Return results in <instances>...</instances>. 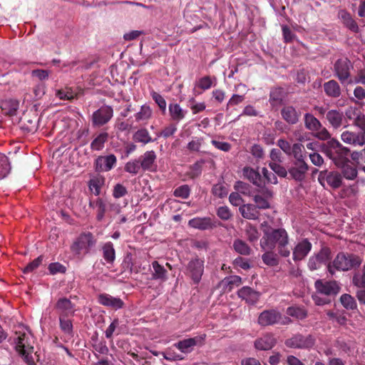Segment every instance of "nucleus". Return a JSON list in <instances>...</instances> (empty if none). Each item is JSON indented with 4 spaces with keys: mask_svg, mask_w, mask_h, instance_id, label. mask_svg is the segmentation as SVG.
Returning a JSON list of instances; mask_svg holds the SVG:
<instances>
[{
    "mask_svg": "<svg viewBox=\"0 0 365 365\" xmlns=\"http://www.w3.org/2000/svg\"><path fill=\"white\" fill-rule=\"evenodd\" d=\"M38 119L35 111L25 113L21 118V128L29 133H34L38 128Z\"/></svg>",
    "mask_w": 365,
    "mask_h": 365,
    "instance_id": "obj_20",
    "label": "nucleus"
},
{
    "mask_svg": "<svg viewBox=\"0 0 365 365\" xmlns=\"http://www.w3.org/2000/svg\"><path fill=\"white\" fill-rule=\"evenodd\" d=\"M98 302L107 307H110L114 310L123 308L125 303L118 297H114L110 294L103 293L98 296Z\"/></svg>",
    "mask_w": 365,
    "mask_h": 365,
    "instance_id": "obj_18",
    "label": "nucleus"
},
{
    "mask_svg": "<svg viewBox=\"0 0 365 365\" xmlns=\"http://www.w3.org/2000/svg\"><path fill=\"white\" fill-rule=\"evenodd\" d=\"M282 319V314L277 309L264 310L258 317V324L262 327L272 326L279 324Z\"/></svg>",
    "mask_w": 365,
    "mask_h": 365,
    "instance_id": "obj_16",
    "label": "nucleus"
},
{
    "mask_svg": "<svg viewBox=\"0 0 365 365\" xmlns=\"http://www.w3.org/2000/svg\"><path fill=\"white\" fill-rule=\"evenodd\" d=\"M352 68L353 65L347 58H339L334 64V76L344 83L350 78Z\"/></svg>",
    "mask_w": 365,
    "mask_h": 365,
    "instance_id": "obj_10",
    "label": "nucleus"
},
{
    "mask_svg": "<svg viewBox=\"0 0 365 365\" xmlns=\"http://www.w3.org/2000/svg\"><path fill=\"white\" fill-rule=\"evenodd\" d=\"M117 164V158L113 154L99 155L93 163V168L96 173L108 172Z\"/></svg>",
    "mask_w": 365,
    "mask_h": 365,
    "instance_id": "obj_14",
    "label": "nucleus"
},
{
    "mask_svg": "<svg viewBox=\"0 0 365 365\" xmlns=\"http://www.w3.org/2000/svg\"><path fill=\"white\" fill-rule=\"evenodd\" d=\"M191 189L188 185H182L176 187L173 191V195L186 200L190 197Z\"/></svg>",
    "mask_w": 365,
    "mask_h": 365,
    "instance_id": "obj_51",
    "label": "nucleus"
},
{
    "mask_svg": "<svg viewBox=\"0 0 365 365\" xmlns=\"http://www.w3.org/2000/svg\"><path fill=\"white\" fill-rule=\"evenodd\" d=\"M316 339L312 334L303 335L297 333L284 341V345L290 349H309L315 344Z\"/></svg>",
    "mask_w": 365,
    "mask_h": 365,
    "instance_id": "obj_8",
    "label": "nucleus"
},
{
    "mask_svg": "<svg viewBox=\"0 0 365 365\" xmlns=\"http://www.w3.org/2000/svg\"><path fill=\"white\" fill-rule=\"evenodd\" d=\"M339 168H341V173L343 177L346 179L352 180L357 177V170L356 167L351 163L350 160L346 162Z\"/></svg>",
    "mask_w": 365,
    "mask_h": 365,
    "instance_id": "obj_38",
    "label": "nucleus"
},
{
    "mask_svg": "<svg viewBox=\"0 0 365 365\" xmlns=\"http://www.w3.org/2000/svg\"><path fill=\"white\" fill-rule=\"evenodd\" d=\"M341 139L346 144L363 146L365 144V128L359 132L345 130L342 132Z\"/></svg>",
    "mask_w": 365,
    "mask_h": 365,
    "instance_id": "obj_17",
    "label": "nucleus"
},
{
    "mask_svg": "<svg viewBox=\"0 0 365 365\" xmlns=\"http://www.w3.org/2000/svg\"><path fill=\"white\" fill-rule=\"evenodd\" d=\"M262 178L266 183L276 185L278 182L277 178L274 173L269 171L266 168L262 170Z\"/></svg>",
    "mask_w": 365,
    "mask_h": 365,
    "instance_id": "obj_59",
    "label": "nucleus"
},
{
    "mask_svg": "<svg viewBox=\"0 0 365 365\" xmlns=\"http://www.w3.org/2000/svg\"><path fill=\"white\" fill-rule=\"evenodd\" d=\"M263 195H255L253 197V200L255 202V207L257 209L266 210L270 207V204L268 201V198H272L273 192L269 189H264L262 190Z\"/></svg>",
    "mask_w": 365,
    "mask_h": 365,
    "instance_id": "obj_27",
    "label": "nucleus"
},
{
    "mask_svg": "<svg viewBox=\"0 0 365 365\" xmlns=\"http://www.w3.org/2000/svg\"><path fill=\"white\" fill-rule=\"evenodd\" d=\"M314 287L318 293L326 296H336L341 289L338 282L335 280L317 279L314 283Z\"/></svg>",
    "mask_w": 365,
    "mask_h": 365,
    "instance_id": "obj_15",
    "label": "nucleus"
},
{
    "mask_svg": "<svg viewBox=\"0 0 365 365\" xmlns=\"http://www.w3.org/2000/svg\"><path fill=\"white\" fill-rule=\"evenodd\" d=\"M238 296L247 303L254 304L257 302L259 299V293L250 287H243L239 289Z\"/></svg>",
    "mask_w": 365,
    "mask_h": 365,
    "instance_id": "obj_26",
    "label": "nucleus"
},
{
    "mask_svg": "<svg viewBox=\"0 0 365 365\" xmlns=\"http://www.w3.org/2000/svg\"><path fill=\"white\" fill-rule=\"evenodd\" d=\"M318 181L324 188L328 186L333 190H336L342 185L343 177L337 171L324 170L319 172Z\"/></svg>",
    "mask_w": 365,
    "mask_h": 365,
    "instance_id": "obj_9",
    "label": "nucleus"
},
{
    "mask_svg": "<svg viewBox=\"0 0 365 365\" xmlns=\"http://www.w3.org/2000/svg\"><path fill=\"white\" fill-rule=\"evenodd\" d=\"M324 153L336 167H340L349 160L350 150L334 138L327 141Z\"/></svg>",
    "mask_w": 365,
    "mask_h": 365,
    "instance_id": "obj_3",
    "label": "nucleus"
},
{
    "mask_svg": "<svg viewBox=\"0 0 365 365\" xmlns=\"http://www.w3.org/2000/svg\"><path fill=\"white\" fill-rule=\"evenodd\" d=\"M133 139L135 143H140L146 145L150 143L154 142L151 138L148 130L146 128L138 129L133 135Z\"/></svg>",
    "mask_w": 365,
    "mask_h": 365,
    "instance_id": "obj_36",
    "label": "nucleus"
},
{
    "mask_svg": "<svg viewBox=\"0 0 365 365\" xmlns=\"http://www.w3.org/2000/svg\"><path fill=\"white\" fill-rule=\"evenodd\" d=\"M239 211L244 218L248 220H257L259 215L257 207L252 204H245L240 206Z\"/></svg>",
    "mask_w": 365,
    "mask_h": 365,
    "instance_id": "obj_31",
    "label": "nucleus"
},
{
    "mask_svg": "<svg viewBox=\"0 0 365 365\" xmlns=\"http://www.w3.org/2000/svg\"><path fill=\"white\" fill-rule=\"evenodd\" d=\"M222 283H225V284L229 286L230 290H231L234 286L238 287L242 284V278L237 275H232L225 277L222 280Z\"/></svg>",
    "mask_w": 365,
    "mask_h": 365,
    "instance_id": "obj_61",
    "label": "nucleus"
},
{
    "mask_svg": "<svg viewBox=\"0 0 365 365\" xmlns=\"http://www.w3.org/2000/svg\"><path fill=\"white\" fill-rule=\"evenodd\" d=\"M188 225L200 230H212L216 227V223L210 217H194L188 221Z\"/></svg>",
    "mask_w": 365,
    "mask_h": 365,
    "instance_id": "obj_22",
    "label": "nucleus"
},
{
    "mask_svg": "<svg viewBox=\"0 0 365 365\" xmlns=\"http://www.w3.org/2000/svg\"><path fill=\"white\" fill-rule=\"evenodd\" d=\"M344 24L345 26L350 29L351 31L357 33L359 31V26L354 19L351 15L346 12H344L341 15Z\"/></svg>",
    "mask_w": 365,
    "mask_h": 365,
    "instance_id": "obj_52",
    "label": "nucleus"
},
{
    "mask_svg": "<svg viewBox=\"0 0 365 365\" xmlns=\"http://www.w3.org/2000/svg\"><path fill=\"white\" fill-rule=\"evenodd\" d=\"M59 317H69L74 314V304L70 299L62 297L58 299L55 305Z\"/></svg>",
    "mask_w": 365,
    "mask_h": 365,
    "instance_id": "obj_21",
    "label": "nucleus"
},
{
    "mask_svg": "<svg viewBox=\"0 0 365 365\" xmlns=\"http://www.w3.org/2000/svg\"><path fill=\"white\" fill-rule=\"evenodd\" d=\"M122 267L124 272H128L129 274L133 272L138 273V269L133 267V258L130 254H128L122 262Z\"/></svg>",
    "mask_w": 365,
    "mask_h": 365,
    "instance_id": "obj_55",
    "label": "nucleus"
},
{
    "mask_svg": "<svg viewBox=\"0 0 365 365\" xmlns=\"http://www.w3.org/2000/svg\"><path fill=\"white\" fill-rule=\"evenodd\" d=\"M68 317H59V326L61 331L68 336H73V324Z\"/></svg>",
    "mask_w": 365,
    "mask_h": 365,
    "instance_id": "obj_48",
    "label": "nucleus"
},
{
    "mask_svg": "<svg viewBox=\"0 0 365 365\" xmlns=\"http://www.w3.org/2000/svg\"><path fill=\"white\" fill-rule=\"evenodd\" d=\"M277 339L272 334H266L255 341V346L258 350H269L275 346Z\"/></svg>",
    "mask_w": 365,
    "mask_h": 365,
    "instance_id": "obj_24",
    "label": "nucleus"
},
{
    "mask_svg": "<svg viewBox=\"0 0 365 365\" xmlns=\"http://www.w3.org/2000/svg\"><path fill=\"white\" fill-rule=\"evenodd\" d=\"M96 240L91 232H83L71 245V250L75 255H85L90 252L91 247L96 245Z\"/></svg>",
    "mask_w": 365,
    "mask_h": 365,
    "instance_id": "obj_6",
    "label": "nucleus"
},
{
    "mask_svg": "<svg viewBox=\"0 0 365 365\" xmlns=\"http://www.w3.org/2000/svg\"><path fill=\"white\" fill-rule=\"evenodd\" d=\"M232 247L237 253L242 255H250L252 252L251 247L240 239L234 240Z\"/></svg>",
    "mask_w": 365,
    "mask_h": 365,
    "instance_id": "obj_42",
    "label": "nucleus"
},
{
    "mask_svg": "<svg viewBox=\"0 0 365 365\" xmlns=\"http://www.w3.org/2000/svg\"><path fill=\"white\" fill-rule=\"evenodd\" d=\"M103 257L108 264H113L115 259V251L111 242H106L102 247Z\"/></svg>",
    "mask_w": 365,
    "mask_h": 365,
    "instance_id": "obj_37",
    "label": "nucleus"
},
{
    "mask_svg": "<svg viewBox=\"0 0 365 365\" xmlns=\"http://www.w3.org/2000/svg\"><path fill=\"white\" fill-rule=\"evenodd\" d=\"M92 341H93L92 346L96 352L103 355L108 354L109 349L104 340L98 341L97 337H92Z\"/></svg>",
    "mask_w": 365,
    "mask_h": 365,
    "instance_id": "obj_49",
    "label": "nucleus"
},
{
    "mask_svg": "<svg viewBox=\"0 0 365 365\" xmlns=\"http://www.w3.org/2000/svg\"><path fill=\"white\" fill-rule=\"evenodd\" d=\"M1 108L6 115L12 116L16 115L19 108V102L12 99L5 101L1 103Z\"/></svg>",
    "mask_w": 365,
    "mask_h": 365,
    "instance_id": "obj_40",
    "label": "nucleus"
},
{
    "mask_svg": "<svg viewBox=\"0 0 365 365\" xmlns=\"http://www.w3.org/2000/svg\"><path fill=\"white\" fill-rule=\"evenodd\" d=\"M113 116V108L110 106H103L93 113L92 124L94 127H101L108 123Z\"/></svg>",
    "mask_w": 365,
    "mask_h": 365,
    "instance_id": "obj_11",
    "label": "nucleus"
},
{
    "mask_svg": "<svg viewBox=\"0 0 365 365\" xmlns=\"http://www.w3.org/2000/svg\"><path fill=\"white\" fill-rule=\"evenodd\" d=\"M168 109L170 118L175 122L182 120L185 117L187 113L178 103H170Z\"/></svg>",
    "mask_w": 365,
    "mask_h": 365,
    "instance_id": "obj_33",
    "label": "nucleus"
},
{
    "mask_svg": "<svg viewBox=\"0 0 365 365\" xmlns=\"http://www.w3.org/2000/svg\"><path fill=\"white\" fill-rule=\"evenodd\" d=\"M140 168H142L141 165L140 163L139 160H133L128 161L125 165V171L129 173L132 175H136L140 172Z\"/></svg>",
    "mask_w": 365,
    "mask_h": 365,
    "instance_id": "obj_54",
    "label": "nucleus"
},
{
    "mask_svg": "<svg viewBox=\"0 0 365 365\" xmlns=\"http://www.w3.org/2000/svg\"><path fill=\"white\" fill-rule=\"evenodd\" d=\"M326 119L334 129H338L342 125L344 114L338 110H330L326 113Z\"/></svg>",
    "mask_w": 365,
    "mask_h": 365,
    "instance_id": "obj_29",
    "label": "nucleus"
},
{
    "mask_svg": "<svg viewBox=\"0 0 365 365\" xmlns=\"http://www.w3.org/2000/svg\"><path fill=\"white\" fill-rule=\"evenodd\" d=\"M312 249V244L307 238H304L296 243L292 251V259L295 263L304 260Z\"/></svg>",
    "mask_w": 365,
    "mask_h": 365,
    "instance_id": "obj_12",
    "label": "nucleus"
},
{
    "mask_svg": "<svg viewBox=\"0 0 365 365\" xmlns=\"http://www.w3.org/2000/svg\"><path fill=\"white\" fill-rule=\"evenodd\" d=\"M265 252L262 255V262L267 266L274 267L279 264V259L278 252H274V250H263Z\"/></svg>",
    "mask_w": 365,
    "mask_h": 365,
    "instance_id": "obj_34",
    "label": "nucleus"
},
{
    "mask_svg": "<svg viewBox=\"0 0 365 365\" xmlns=\"http://www.w3.org/2000/svg\"><path fill=\"white\" fill-rule=\"evenodd\" d=\"M352 282L358 288H365V264L363 266L362 273L357 272L354 274Z\"/></svg>",
    "mask_w": 365,
    "mask_h": 365,
    "instance_id": "obj_53",
    "label": "nucleus"
},
{
    "mask_svg": "<svg viewBox=\"0 0 365 365\" xmlns=\"http://www.w3.org/2000/svg\"><path fill=\"white\" fill-rule=\"evenodd\" d=\"M11 170L8 158L0 153V180L4 178Z\"/></svg>",
    "mask_w": 365,
    "mask_h": 365,
    "instance_id": "obj_50",
    "label": "nucleus"
},
{
    "mask_svg": "<svg viewBox=\"0 0 365 365\" xmlns=\"http://www.w3.org/2000/svg\"><path fill=\"white\" fill-rule=\"evenodd\" d=\"M286 313L297 319L302 320L307 317V311L299 307L292 306L287 309Z\"/></svg>",
    "mask_w": 365,
    "mask_h": 365,
    "instance_id": "obj_44",
    "label": "nucleus"
},
{
    "mask_svg": "<svg viewBox=\"0 0 365 365\" xmlns=\"http://www.w3.org/2000/svg\"><path fill=\"white\" fill-rule=\"evenodd\" d=\"M263 235L260 240L262 250H276L282 257H289L291 255L289 237L284 228H274L267 222L262 223Z\"/></svg>",
    "mask_w": 365,
    "mask_h": 365,
    "instance_id": "obj_1",
    "label": "nucleus"
},
{
    "mask_svg": "<svg viewBox=\"0 0 365 365\" xmlns=\"http://www.w3.org/2000/svg\"><path fill=\"white\" fill-rule=\"evenodd\" d=\"M314 136L321 140H327L331 138V134L322 124L320 128H317V130L314 131Z\"/></svg>",
    "mask_w": 365,
    "mask_h": 365,
    "instance_id": "obj_64",
    "label": "nucleus"
},
{
    "mask_svg": "<svg viewBox=\"0 0 365 365\" xmlns=\"http://www.w3.org/2000/svg\"><path fill=\"white\" fill-rule=\"evenodd\" d=\"M202 162H196L190 166V170L187 173V175L191 179L199 177L202 173Z\"/></svg>",
    "mask_w": 365,
    "mask_h": 365,
    "instance_id": "obj_58",
    "label": "nucleus"
},
{
    "mask_svg": "<svg viewBox=\"0 0 365 365\" xmlns=\"http://www.w3.org/2000/svg\"><path fill=\"white\" fill-rule=\"evenodd\" d=\"M156 158L157 156L154 150L146 151L138 159L142 169L143 170H152Z\"/></svg>",
    "mask_w": 365,
    "mask_h": 365,
    "instance_id": "obj_30",
    "label": "nucleus"
},
{
    "mask_svg": "<svg viewBox=\"0 0 365 365\" xmlns=\"http://www.w3.org/2000/svg\"><path fill=\"white\" fill-rule=\"evenodd\" d=\"M96 207H97L96 220L98 221H102L104 217L106 205L103 199L98 198L95 202Z\"/></svg>",
    "mask_w": 365,
    "mask_h": 365,
    "instance_id": "obj_57",
    "label": "nucleus"
},
{
    "mask_svg": "<svg viewBox=\"0 0 365 365\" xmlns=\"http://www.w3.org/2000/svg\"><path fill=\"white\" fill-rule=\"evenodd\" d=\"M109 135L107 132L99 133L91 143L92 150L100 151L105 147V143L108 140Z\"/></svg>",
    "mask_w": 365,
    "mask_h": 365,
    "instance_id": "obj_32",
    "label": "nucleus"
},
{
    "mask_svg": "<svg viewBox=\"0 0 365 365\" xmlns=\"http://www.w3.org/2000/svg\"><path fill=\"white\" fill-rule=\"evenodd\" d=\"M205 259L197 255L192 257L186 266V274L194 284H198L204 273Z\"/></svg>",
    "mask_w": 365,
    "mask_h": 365,
    "instance_id": "obj_7",
    "label": "nucleus"
},
{
    "mask_svg": "<svg viewBox=\"0 0 365 365\" xmlns=\"http://www.w3.org/2000/svg\"><path fill=\"white\" fill-rule=\"evenodd\" d=\"M153 111L150 107L144 104L140 107V110L135 114V120L136 122L148 121L152 117Z\"/></svg>",
    "mask_w": 365,
    "mask_h": 365,
    "instance_id": "obj_39",
    "label": "nucleus"
},
{
    "mask_svg": "<svg viewBox=\"0 0 365 365\" xmlns=\"http://www.w3.org/2000/svg\"><path fill=\"white\" fill-rule=\"evenodd\" d=\"M277 145L285 154L287 155H292L293 157L297 155V153L299 154L304 149V147L302 143H296L292 145L289 142L282 138L277 140Z\"/></svg>",
    "mask_w": 365,
    "mask_h": 365,
    "instance_id": "obj_23",
    "label": "nucleus"
},
{
    "mask_svg": "<svg viewBox=\"0 0 365 365\" xmlns=\"http://www.w3.org/2000/svg\"><path fill=\"white\" fill-rule=\"evenodd\" d=\"M177 125L175 123H170L165 127L158 135L168 138L172 136L177 131Z\"/></svg>",
    "mask_w": 365,
    "mask_h": 365,
    "instance_id": "obj_63",
    "label": "nucleus"
},
{
    "mask_svg": "<svg viewBox=\"0 0 365 365\" xmlns=\"http://www.w3.org/2000/svg\"><path fill=\"white\" fill-rule=\"evenodd\" d=\"M242 172L245 178L257 187H262L265 185L261 174L254 168L245 167Z\"/></svg>",
    "mask_w": 365,
    "mask_h": 365,
    "instance_id": "obj_25",
    "label": "nucleus"
},
{
    "mask_svg": "<svg viewBox=\"0 0 365 365\" xmlns=\"http://www.w3.org/2000/svg\"><path fill=\"white\" fill-rule=\"evenodd\" d=\"M153 268V279L165 280L167 279V270L158 261L152 263Z\"/></svg>",
    "mask_w": 365,
    "mask_h": 365,
    "instance_id": "obj_45",
    "label": "nucleus"
},
{
    "mask_svg": "<svg viewBox=\"0 0 365 365\" xmlns=\"http://www.w3.org/2000/svg\"><path fill=\"white\" fill-rule=\"evenodd\" d=\"M304 125L307 129L314 132L320 128L321 122L311 113H305L304 115Z\"/></svg>",
    "mask_w": 365,
    "mask_h": 365,
    "instance_id": "obj_41",
    "label": "nucleus"
},
{
    "mask_svg": "<svg viewBox=\"0 0 365 365\" xmlns=\"http://www.w3.org/2000/svg\"><path fill=\"white\" fill-rule=\"evenodd\" d=\"M150 95H151L152 98L153 99V101L158 106L160 110L163 113H165V111L166 110V106H167V103H166V101H165V98L160 93H158L154 91H153L150 93Z\"/></svg>",
    "mask_w": 365,
    "mask_h": 365,
    "instance_id": "obj_60",
    "label": "nucleus"
},
{
    "mask_svg": "<svg viewBox=\"0 0 365 365\" xmlns=\"http://www.w3.org/2000/svg\"><path fill=\"white\" fill-rule=\"evenodd\" d=\"M43 261V256H39L29 263L23 269L24 274L30 273L38 268Z\"/></svg>",
    "mask_w": 365,
    "mask_h": 365,
    "instance_id": "obj_62",
    "label": "nucleus"
},
{
    "mask_svg": "<svg viewBox=\"0 0 365 365\" xmlns=\"http://www.w3.org/2000/svg\"><path fill=\"white\" fill-rule=\"evenodd\" d=\"M280 114L282 119L289 125L297 124L301 117V112L290 105L283 106L280 110Z\"/></svg>",
    "mask_w": 365,
    "mask_h": 365,
    "instance_id": "obj_19",
    "label": "nucleus"
},
{
    "mask_svg": "<svg viewBox=\"0 0 365 365\" xmlns=\"http://www.w3.org/2000/svg\"><path fill=\"white\" fill-rule=\"evenodd\" d=\"M305 155L303 151L293 157L290 166L288 168V173L290 177L297 182H302L305 180L309 165L305 161Z\"/></svg>",
    "mask_w": 365,
    "mask_h": 365,
    "instance_id": "obj_4",
    "label": "nucleus"
},
{
    "mask_svg": "<svg viewBox=\"0 0 365 365\" xmlns=\"http://www.w3.org/2000/svg\"><path fill=\"white\" fill-rule=\"evenodd\" d=\"M314 255L322 264L331 263L329 261L331 258V251L328 247H322L321 250L317 253H314Z\"/></svg>",
    "mask_w": 365,
    "mask_h": 365,
    "instance_id": "obj_47",
    "label": "nucleus"
},
{
    "mask_svg": "<svg viewBox=\"0 0 365 365\" xmlns=\"http://www.w3.org/2000/svg\"><path fill=\"white\" fill-rule=\"evenodd\" d=\"M15 350L23 358L28 365H35L32 354L34 351V346L26 333L20 334L15 341Z\"/></svg>",
    "mask_w": 365,
    "mask_h": 365,
    "instance_id": "obj_5",
    "label": "nucleus"
},
{
    "mask_svg": "<svg viewBox=\"0 0 365 365\" xmlns=\"http://www.w3.org/2000/svg\"><path fill=\"white\" fill-rule=\"evenodd\" d=\"M269 166L275 175L281 178H286L287 174H289L288 169L287 170L284 166L277 163L271 162L269 163Z\"/></svg>",
    "mask_w": 365,
    "mask_h": 365,
    "instance_id": "obj_56",
    "label": "nucleus"
},
{
    "mask_svg": "<svg viewBox=\"0 0 365 365\" xmlns=\"http://www.w3.org/2000/svg\"><path fill=\"white\" fill-rule=\"evenodd\" d=\"M205 338L206 334H203L192 338L180 340L175 343L174 346L184 354H190L194 350L195 346L203 345Z\"/></svg>",
    "mask_w": 365,
    "mask_h": 365,
    "instance_id": "obj_13",
    "label": "nucleus"
},
{
    "mask_svg": "<svg viewBox=\"0 0 365 365\" xmlns=\"http://www.w3.org/2000/svg\"><path fill=\"white\" fill-rule=\"evenodd\" d=\"M361 263V259L358 255L347 252H339L333 262L329 263L327 269L329 272L333 275L335 270L349 271L359 267Z\"/></svg>",
    "mask_w": 365,
    "mask_h": 365,
    "instance_id": "obj_2",
    "label": "nucleus"
},
{
    "mask_svg": "<svg viewBox=\"0 0 365 365\" xmlns=\"http://www.w3.org/2000/svg\"><path fill=\"white\" fill-rule=\"evenodd\" d=\"M325 94L332 98H337L341 94V88L339 83L335 80H329L323 84Z\"/></svg>",
    "mask_w": 365,
    "mask_h": 365,
    "instance_id": "obj_28",
    "label": "nucleus"
},
{
    "mask_svg": "<svg viewBox=\"0 0 365 365\" xmlns=\"http://www.w3.org/2000/svg\"><path fill=\"white\" fill-rule=\"evenodd\" d=\"M340 302L346 309L355 310L357 309V303L355 299L349 294H343L340 297Z\"/></svg>",
    "mask_w": 365,
    "mask_h": 365,
    "instance_id": "obj_46",
    "label": "nucleus"
},
{
    "mask_svg": "<svg viewBox=\"0 0 365 365\" xmlns=\"http://www.w3.org/2000/svg\"><path fill=\"white\" fill-rule=\"evenodd\" d=\"M105 184V178L97 175L91 178L88 182L89 190L96 196L101 194V188Z\"/></svg>",
    "mask_w": 365,
    "mask_h": 365,
    "instance_id": "obj_35",
    "label": "nucleus"
},
{
    "mask_svg": "<svg viewBox=\"0 0 365 365\" xmlns=\"http://www.w3.org/2000/svg\"><path fill=\"white\" fill-rule=\"evenodd\" d=\"M228 192V186L224 181L215 184L211 189L212 194L219 198L225 197Z\"/></svg>",
    "mask_w": 365,
    "mask_h": 365,
    "instance_id": "obj_43",
    "label": "nucleus"
}]
</instances>
